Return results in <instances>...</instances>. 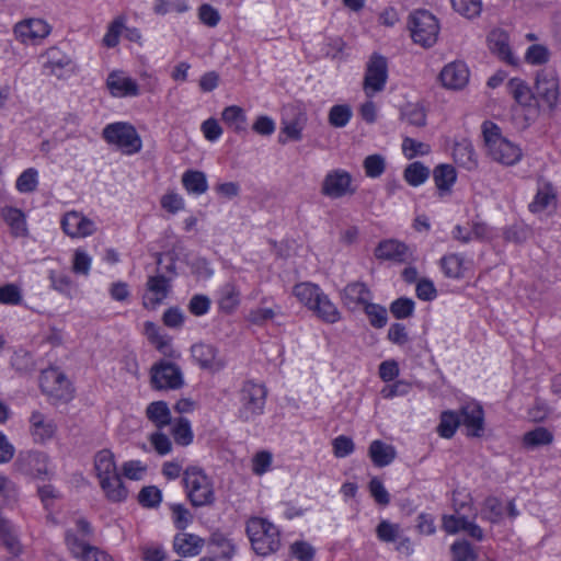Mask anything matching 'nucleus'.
I'll return each mask as SVG.
<instances>
[{
    "label": "nucleus",
    "instance_id": "obj_1",
    "mask_svg": "<svg viewBox=\"0 0 561 561\" xmlns=\"http://www.w3.org/2000/svg\"><path fill=\"white\" fill-rule=\"evenodd\" d=\"M485 413L477 400L462 403L458 410H444L439 414L436 433L440 438L451 439L460 425L466 427L468 437H481L484 432Z\"/></svg>",
    "mask_w": 561,
    "mask_h": 561
},
{
    "label": "nucleus",
    "instance_id": "obj_2",
    "mask_svg": "<svg viewBox=\"0 0 561 561\" xmlns=\"http://www.w3.org/2000/svg\"><path fill=\"white\" fill-rule=\"evenodd\" d=\"M481 135L485 153L492 161L512 167L522 160V148L504 137L501 127L496 123L489 119L484 121L481 125Z\"/></svg>",
    "mask_w": 561,
    "mask_h": 561
},
{
    "label": "nucleus",
    "instance_id": "obj_3",
    "mask_svg": "<svg viewBox=\"0 0 561 561\" xmlns=\"http://www.w3.org/2000/svg\"><path fill=\"white\" fill-rule=\"evenodd\" d=\"M268 390L264 382L255 379L244 380L238 390L237 416L242 422L255 421L265 412Z\"/></svg>",
    "mask_w": 561,
    "mask_h": 561
},
{
    "label": "nucleus",
    "instance_id": "obj_4",
    "mask_svg": "<svg viewBox=\"0 0 561 561\" xmlns=\"http://www.w3.org/2000/svg\"><path fill=\"white\" fill-rule=\"evenodd\" d=\"M182 484L192 506L203 507L214 504L216 500L214 481L201 467H186L183 471Z\"/></svg>",
    "mask_w": 561,
    "mask_h": 561
},
{
    "label": "nucleus",
    "instance_id": "obj_5",
    "mask_svg": "<svg viewBox=\"0 0 561 561\" xmlns=\"http://www.w3.org/2000/svg\"><path fill=\"white\" fill-rule=\"evenodd\" d=\"M245 530L252 549L256 554L266 557L279 549V529L267 519L251 517L247 522Z\"/></svg>",
    "mask_w": 561,
    "mask_h": 561
},
{
    "label": "nucleus",
    "instance_id": "obj_6",
    "mask_svg": "<svg viewBox=\"0 0 561 561\" xmlns=\"http://www.w3.org/2000/svg\"><path fill=\"white\" fill-rule=\"evenodd\" d=\"M103 140L115 146L126 156L138 153L142 149V140L136 127L129 122H113L102 130Z\"/></svg>",
    "mask_w": 561,
    "mask_h": 561
},
{
    "label": "nucleus",
    "instance_id": "obj_7",
    "mask_svg": "<svg viewBox=\"0 0 561 561\" xmlns=\"http://www.w3.org/2000/svg\"><path fill=\"white\" fill-rule=\"evenodd\" d=\"M39 388L53 404L67 403L73 399L75 389L58 367L51 366L41 371Z\"/></svg>",
    "mask_w": 561,
    "mask_h": 561
},
{
    "label": "nucleus",
    "instance_id": "obj_8",
    "mask_svg": "<svg viewBox=\"0 0 561 561\" xmlns=\"http://www.w3.org/2000/svg\"><path fill=\"white\" fill-rule=\"evenodd\" d=\"M408 27L415 44L432 47L439 34L437 18L427 10H415L409 15Z\"/></svg>",
    "mask_w": 561,
    "mask_h": 561
},
{
    "label": "nucleus",
    "instance_id": "obj_9",
    "mask_svg": "<svg viewBox=\"0 0 561 561\" xmlns=\"http://www.w3.org/2000/svg\"><path fill=\"white\" fill-rule=\"evenodd\" d=\"M388 60L375 51L369 56L366 64L363 80V90L367 96H374L376 93L385 90L388 81Z\"/></svg>",
    "mask_w": 561,
    "mask_h": 561
},
{
    "label": "nucleus",
    "instance_id": "obj_10",
    "mask_svg": "<svg viewBox=\"0 0 561 561\" xmlns=\"http://www.w3.org/2000/svg\"><path fill=\"white\" fill-rule=\"evenodd\" d=\"M49 465V456L41 450L23 451L19 455L15 462L18 470L22 474L41 481L50 480L54 476Z\"/></svg>",
    "mask_w": 561,
    "mask_h": 561
},
{
    "label": "nucleus",
    "instance_id": "obj_11",
    "mask_svg": "<svg viewBox=\"0 0 561 561\" xmlns=\"http://www.w3.org/2000/svg\"><path fill=\"white\" fill-rule=\"evenodd\" d=\"M150 385L154 390H178L184 385L183 373L175 363L161 359L150 369Z\"/></svg>",
    "mask_w": 561,
    "mask_h": 561
},
{
    "label": "nucleus",
    "instance_id": "obj_12",
    "mask_svg": "<svg viewBox=\"0 0 561 561\" xmlns=\"http://www.w3.org/2000/svg\"><path fill=\"white\" fill-rule=\"evenodd\" d=\"M51 33V25L41 18H26L13 26L14 38L25 45H39Z\"/></svg>",
    "mask_w": 561,
    "mask_h": 561
},
{
    "label": "nucleus",
    "instance_id": "obj_13",
    "mask_svg": "<svg viewBox=\"0 0 561 561\" xmlns=\"http://www.w3.org/2000/svg\"><path fill=\"white\" fill-rule=\"evenodd\" d=\"M355 192L352 174L344 169L329 171L321 184V194L330 199H339Z\"/></svg>",
    "mask_w": 561,
    "mask_h": 561
},
{
    "label": "nucleus",
    "instance_id": "obj_14",
    "mask_svg": "<svg viewBox=\"0 0 561 561\" xmlns=\"http://www.w3.org/2000/svg\"><path fill=\"white\" fill-rule=\"evenodd\" d=\"M65 543L70 554L80 561H114L107 551L85 542L71 529L65 534Z\"/></svg>",
    "mask_w": 561,
    "mask_h": 561
},
{
    "label": "nucleus",
    "instance_id": "obj_15",
    "mask_svg": "<svg viewBox=\"0 0 561 561\" xmlns=\"http://www.w3.org/2000/svg\"><path fill=\"white\" fill-rule=\"evenodd\" d=\"M60 229L71 239H84L96 231L95 222L78 210H68L60 218Z\"/></svg>",
    "mask_w": 561,
    "mask_h": 561
},
{
    "label": "nucleus",
    "instance_id": "obj_16",
    "mask_svg": "<svg viewBox=\"0 0 561 561\" xmlns=\"http://www.w3.org/2000/svg\"><path fill=\"white\" fill-rule=\"evenodd\" d=\"M170 291L171 283L167 276L162 274L149 276L142 294V307L150 311L158 309L168 298Z\"/></svg>",
    "mask_w": 561,
    "mask_h": 561
},
{
    "label": "nucleus",
    "instance_id": "obj_17",
    "mask_svg": "<svg viewBox=\"0 0 561 561\" xmlns=\"http://www.w3.org/2000/svg\"><path fill=\"white\" fill-rule=\"evenodd\" d=\"M536 95L539 100L547 105L550 110H553L559 101V79L556 70L542 69L537 72L535 82Z\"/></svg>",
    "mask_w": 561,
    "mask_h": 561
},
{
    "label": "nucleus",
    "instance_id": "obj_18",
    "mask_svg": "<svg viewBox=\"0 0 561 561\" xmlns=\"http://www.w3.org/2000/svg\"><path fill=\"white\" fill-rule=\"evenodd\" d=\"M105 87L111 96L115 99L137 98L141 94L140 85L135 79L121 69L108 72Z\"/></svg>",
    "mask_w": 561,
    "mask_h": 561
},
{
    "label": "nucleus",
    "instance_id": "obj_19",
    "mask_svg": "<svg viewBox=\"0 0 561 561\" xmlns=\"http://www.w3.org/2000/svg\"><path fill=\"white\" fill-rule=\"evenodd\" d=\"M343 306L350 311H357L364 308L374 298L368 285L360 280L347 283L340 293Z\"/></svg>",
    "mask_w": 561,
    "mask_h": 561
},
{
    "label": "nucleus",
    "instance_id": "obj_20",
    "mask_svg": "<svg viewBox=\"0 0 561 561\" xmlns=\"http://www.w3.org/2000/svg\"><path fill=\"white\" fill-rule=\"evenodd\" d=\"M490 51L501 61L510 66H518V58L513 54L510 44V34L503 28H493L486 36Z\"/></svg>",
    "mask_w": 561,
    "mask_h": 561
},
{
    "label": "nucleus",
    "instance_id": "obj_21",
    "mask_svg": "<svg viewBox=\"0 0 561 561\" xmlns=\"http://www.w3.org/2000/svg\"><path fill=\"white\" fill-rule=\"evenodd\" d=\"M44 72L58 79H64L71 72V58L60 48L53 46L46 49L42 56Z\"/></svg>",
    "mask_w": 561,
    "mask_h": 561
},
{
    "label": "nucleus",
    "instance_id": "obj_22",
    "mask_svg": "<svg viewBox=\"0 0 561 561\" xmlns=\"http://www.w3.org/2000/svg\"><path fill=\"white\" fill-rule=\"evenodd\" d=\"M28 431L36 444H45L51 440L58 430L57 423L48 419L41 411H33L28 417Z\"/></svg>",
    "mask_w": 561,
    "mask_h": 561
},
{
    "label": "nucleus",
    "instance_id": "obj_23",
    "mask_svg": "<svg viewBox=\"0 0 561 561\" xmlns=\"http://www.w3.org/2000/svg\"><path fill=\"white\" fill-rule=\"evenodd\" d=\"M438 266L446 278L459 280L466 277L472 261L463 253L450 252L439 259Z\"/></svg>",
    "mask_w": 561,
    "mask_h": 561
},
{
    "label": "nucleus",
    "instance_id": "obj_24",
    "mask_svg": "<svg viewBox=\"0 0 561 561\" xmlns=\"http://www.w3.org/2000/svg\"><path fill=\"white\" fill-rule=\"evenodd\" d=\"M191 354L202 369L217 373L226 366L225 360L218 356V350L210 344L196 343L192 345Z\"/></svg>",
    "mask_w": 561,
    "mask_h": 561
},
{
    "label": "nucleus",
    "instance_id": "obj_25",
    "mask_svg": "<svg viewBox=\"0 0 561 561\" xmlns=\"http://www.w3.org/2000/svg\"><path fill=\"white\" fill-rule=\"evenodd\" d=\"M374 255L379 261H389L397 264L405 263L410 256L409 247L397 239H383L374 250Z\"/></svg>",
    "mask_w": 561,
    "mask_h": 561
},
{
    "label": "nucleus",
    "instance_id": "obj_26",
    "mask_svg": "<svg viewBox=\"0 0 561 561\" xmlns=\"http://www.w3.org/2000/svg\"><path fill=\"white\" fill-rule=\"evenodd\" d=\"M218 311L230 316L237 311L241 304V291L234 282H227L215 291Z\"/></svg>",
    "mask_w": 561,
    "mask_h": 561
},
{
    "label": "nucleus",
    "instance_id": "obj_27",
    "mask_svg": "<svg viewBox=\"0 0 561 561\" xmlns=\"http://www.w3.org/2000/svg\"><path fill=\"white\" fill-rule=\"evenodd\" d=\"M0 218L8 226L10 234L15 238H26L30 234L27 216L18 207L5 205L0 208Z\"/></svg>",
    "mask_w": 561,
    "mask_h": 561
},
{
    "label": "nucleus",
    "instance_id": "obj_28",
    "mask_svg": "<svg viewBox=\"0 0 561 561\" xmlns=\"http://www.w3.org/2000/svg\"><path fill=\"white\" fill-rule=\"evenodd\" d=\"M469 76V69L463 61H454L443 68L439 79L444 87L460 90L467 85Z\"/></svg>",
    "mask_w": 561,
    "mask_h": 561
},
{
    "label": "nucleus",
    "instance_id": "obj_29",
    "mask_svg": "<svg viewBox=\"0 0 561 561\" xmlns=\"http://www.w3.org/2000/svg\"><path fill=\"white\" fill-rule=\"evenodd\" d=\"M205 540L192 533L179 531L173 537V551L182 558H193L198 556L204 548Z\"/></svg>",
    "mask_w": 561,
    "mask_h": 561
},
{
    "label": "nucleus",
    "instance_id": "obj_30",
    "mask_svg": "<svg viewBox=\"0 0 561 561\" xmlns=\"http://www.w3.org/2000/svg\"><path fill=\"white\" fill-rule=\"evenodd\" d=\"M457 171L453 164L439 163L433 169V181L438 197L443 198L451 194L457 182Z\"/></svg>",
    "mask_w": 561,
    "mask_h": 561
},
{
    "label": "nucleus",
    "instance_id": "obj_31",
    "mask_svg": "<svg viewBox=\"0 0 561 561\" xmlns=\"http://www.w3.org/2000/svg\"><path fill=\"white\" fill-rule=\"evenodd\" d=\"M453 159L455 163L471 172L479 167V159L472 142L469 139L456 141L453 148Z\"/></svg>",
    "mask_w": 561,
    "mask_h": 561
},
{
    "label": "nucleus",
    "instance_id": "obj_32",
    "mask_svg": "<svg viewBox=\"0 0 561 561\" xmlns=\"http://www.w3.org/2000/svg\"><path fill=\"white\" fill-rule=\"evenodd\" d=\"M105 499L111 503H123L127 500L129 491L118 473L99 481Z\"/></svg>",
    "mask_w": 561,
    "mask_h": 561
},
{
    "label": "nucleus",
    "instance_id": "obj_33",
    "mask_svg": "<svg viewBox=\"0 0 561 561\" xmlns=\"http://www.w3.org/2000/svg\"><path fill=\"white\" fill-rule=\"evenodd\" d=\"M368 457L375 467L383 468L393 462L397 450L392 445L375 439L369 444Z\"/></svg>",
    "mask_w": 561,
    "mask_h": 561
},
{
    "label": "nucleus",
    "instance_id": "obj_34",
    "mask_svg": "<svg viewBox=\"0 0 561 561\" xmlns=\"http://www.w3.org/2000/svg\"><path fill=\"white\" fill-rule=\"evenodd\" d=\"M183 188L188 195L201 196L208 191V181L205 172L195 169H187L181 176Z\"/></svg>",
    "mask_w": 561,
    "mask_h": 561
},
{
    "label": "nucleus",
    "instance_id": "obj_35",
    "mask_svg": "<svg viewBox=\"0 0 561 561\" xmlns=\"http://www.w3.org/2000/svg\"><path fill=\"white\" fill-rule=\"evenodd\" d=\"M0 542L14 557H19L23 551L15 526L2 516H0Z\"/></svg>",
    "mask_w": 561,
    "mask_h": 561
},
{
    "label": "nucleus",
    "instance_id": "obj_36",
    "mask_svg": "<svg viewBox=\"0 0 561 561\" xmlns=\"http://www.w3.org/2000/svg\"><path fill=\"white\" fill-rule=\"evenodd\" d=\"M310 311H312L322 322L329 324H334L342 319L341 311L325 293L320 296L319 300H317Z\"/></svg>",
    "mask_w": 561,
    "mask_h": 561
},
{
    "label": "nucleus",
    "instance_id": "obj_37",
    "mask_svg": "<svg viewBox=\"0 0 561 561\" xmlns=\"http://www.w3.org/2000/svg\"><path fill=\"white\" fill-rule=\"evenodd\" d=\"M146 417L157 427L163 430L171 424V411L165 401L159 400L149 403L146 408Z\"/></svg>",
    "mask_w": 561,
    "mask_h": 561
},
{
    "label": "nucleus",
    "instance_id": "obj_38",
    "mask_svg": "<svg viewBox=\"0 0 561 561\" xmlns=\"http://www.w3.org/2000/svg\"><path fill=\"white\" fill-rule=\"evenodd\" d=\"M293 294L300 304H302L307 309L311 310V308L316 305L317 300H319L320 296H322L324 291L317 284L302 282L294 286Z\"/></svg>",
    "mask_w": 561,
    "mask_h": 561
},
{
    "label": "nucleus",
    "instance_id": "obj_39",
    "mask_svg": "<svg viewBox=\"0 0 561 561\" xmlns=\"http://www.w3.org/2000/svg\"><path fill=\"white\" fill-rule=\"evenodd\" d=\"M221 119L236 134L247 130L248 117L244 110L239 105L226 106L221 112Z\"/></svg>",
    "mask_w": 561,
    "mask_h": 561
},
{
    "label": "nucleus",
    "instance_id": "obj_40",
    "mask_svg": "<svg viewBox=\"0 0 561 561\" xmlns=\"http://www.w3.org/2000/svg\"><path fill=\"white\" fill-rule=\"evenodd\" d=\"M48 280L50 283V288L57 291L58 294L62 295L66 298H73L76 291H77V285L70 277V275L58 272L55 270L48 271Z\"/></svg>",
    "mask_w": 561,
    "mask_h": 561
},
{
    "label": "nucleus",
    "instance_id": "obj_41",
    "mask_svg": "<svg viewBox=\"0 0 561 561\" xmlns=\"http://www.w3.org/2000/svg\"><path fill=\"white\" fill-rule=\"evenodd\" d=\"M94 470L99 481L117 473L115 456L110 449H102L95 454Z\"/></svg>",
    "mask_w": 561,
    "mask_h": 561
},
{
    "label": "nucleus",
    "instance_id": "obj_42",
    "mask_svg": "<svg viewBox=\"0 0 561 561\" xmlns=\"http://www.w3.org/2000/svg\"><path fill=\"white\" fill-rule=\"evenodd\" d=\"M209 543L219 550L218 560L231 561L237 553V546L233 540L220 530L211 533Z\"/></svg>",
    "mask_w": 561,
    "mask_h": 561
},
{
    "label": "nucleus",
    "instance_id": "obj_43",
    "mask_svg": "<svg viewBox=\"0 0 561 561\" xmlns=\"http://www.w3.org/2000/svg\"><path fill=\"white\" fill-rule=\"evenodd\" d=\"M553 442V434L546 427L538 426L526 432L522 437V445L526 449H534L540 446L550 445Z\"/></svg>",
    "mask_w": 561,
    "mask_h": 561
},
{
    "label": "nucleus",
    "instance_id": "obj_44",
    "mask_svg": "<svg viewBox=\"0 0 561 561\" xmlns=\"http://www.w3.org/2000/svg\"><path fill=\"white\" fill-rule=\"evenodd\" d=\"M507 90L515 102L522 106H529L534 100V93L528 84L520 78L510 79Z\"/></svg>",
    "mask_w": 561,
    "mask_h": 561
},
{
    "label": "nucleus",
    "instance_id": "obj_45",
    "mask_svg": "<svg viewBox=\"0 0 561 561\" xmlns=\"http://www.w3.org/2000/svg\"><path fill=\"white\" fill-rule=\"evenodd\" d=\"M430 169L420 161L408 164L403 171L404 181L412 187H419L430 178Z\"/></svg>",
    "mask_w": 561,
    "mask_h": 561
},
{
    "label": "nucleus",
    "instance_id": "obj_46",
    "mask_svg": "<svg viewBox=\"0 0 561 561\" xmlns=\"http://www.w3.org/2000/svg\"><path fill=\"white\" fill-rule=\"evenodd\" d=\"M126 28V16H116L106 28V32L102 38V45L106 48H115L119 44L121 36L124 34Z\"/></svg>",
    "mask_w": 561,
    "mask_h": 561
},
{
    "label": "nucleus",
    "instance_id": "obj_47",
    "mask_svg": "<svg viewBox=\"0 0 561 561\" xmlns=\"http://www.w3.org/2000/svg\"><path fill=\"white\" fill-rule=\"evenodd\" d=\"M556 199L557 195L552 184L546 183L537 191L533 202L529 204V210L534 214L541 213L547 209L550 204L554 203Z\"/></svg>",
    "mask_w": 561,
    "mask_h": 561
},
{
    "label": "nucleus",
    "instance_id": "obj_48",
    "mask_svg": "<svg viewBox=\"0 0 561 561\" xmlns=\"http://www.w3.org/2000/svg\"><path fill=\"white\" fill-rule=\"evenodd\" d=\"M145 334L149 342L162 354L168 355L171 348V341L168 336L161 334L160 328L151 321L144 323Z\"/></svg>",
    "mask_w": 561,
    "mask_h": 561
},
{
    "label": "nucleus",
    "instance_id": "obj_49",
    "mask_svg": "<svg viewBox=\"0 0 561 561\" xmlns=\"http://www.w3.org/2000/svg\"><path fill=\"white\" fill-rule=\"evenodd\" d=\"M39 184V173L37 169L31 167L25 169L15 180V190L20 194H31L35 192Z\"/></svg>",
    "mask_w": 561,
    "mask_h": 561
},
{
    "label": "nucleus",
    "instance_id": "obj_50",
    "mask_svg": "<svg viewBox=\"0 0 561 561\" xmlns=\"http://www.w3.org/2000/svg\"><path fill=\"white\" fill-rule=\"evenodd\" d=\"M171 434L175 444L180 446H188L194 439L191 422L186 417L175 420L171 428Z\"/></svg>",
    "mask_w": 561,
    "mask_h": 561
},
{
    "label": "nucleus",
    "instance_id": "obj_51",
    "mask_svg": "<svg viewBox=\"0 0 561 561\" xmlns=\"http://www.w3.org/2000/svg\"><path fill=\"white\" fill-rule=\"evenodd\" d=\"M173 526L179 531L185 529L193 523L194 516L191 511L182 503H173L170 505Z\"/></svg>",
    "mask_w": 561,
    "mask_h": 561
},
{
    "label": "nucleus",
    "instance_id": "obj_52",
    "mask_svg": "<svg viewBox=\"0 0 561 561\" xmlns=\"http://www.w3.org/2000/svg\"><path fill=\"white\" fill-rule=\"evenodd\" d=\"M504 514L503 503L496 496H488L482 506V518L492 524L499 523Z\"/></svg>",
    "mask_w": 561,
    "mask_h": 561
},
{
    "label": "nucleus",
    "instance_id": "obj_53",
    "mask_svg": "<svg viewBox=\"0 0 561 561\" xmlns=\"http://www.w3.org/2000/svg\"><path fill=\"white\" fill-rule=\"evenodd\" d=\"M368 318L369 324L375 329H382L388 322L387 309L373 300L362 308Z\"/></svg>",
    "mask_w": 561,
    "mask_h": 561
},
{
    "label": "nucleus",
    "instance_id": "obj_54",
    "mask_svg": "<svg viewBox=\"0 0 561 561\" xmlns=\"http://www.w3.org/2000/svg\"><path fill=\"white\" fill-rule=\"evenodd\" d=\"M353 117V112L347 104L333 105L328 115L329 124L335 128L345 127Z\"/></svg>",
    "mask_w": 561,
    "mask_h": 561
},
{
    "label": "nucleus",
    "instance_id": "obj_55",
    "mask_svg": "<svg viewBox=\"0 0 561 561\" xmlns=\"http://www.w3.org/2000/svg\"><path fill=\"white\" fill-rule=\"evenodd\" d=\"M450 554L453 561H477L478 559V553L473 546L465 539L456 540L450 546Z\"/></svg>",
    "mask_w": 561,
    "mask_h": 561
},
{
    "label": "nucleus",
    "instance_id": "obj_56",
    "mask_svg": "<svg viewBox=\"0 0 561 561\" xmlns=\"http://www.w3.org/2000/svg\"><path fill=\"white\" fill-rule=\"evenodd\" d=\"M389 310L397 320L408 319L415 311V302L409 297H400L390 304Z\"/></svg>",
    "mask_w": 561,
    "mask_h": 561
},
{
    "label": "nucleus",
    "instance_id": "obj_57",
    "mask_svg": "<svg viewBox=\"0 0 561 561\" xmlns=\"http://www.w3.org/2000/svg\"><path fill=\"white\" fill-rule=\"evenodd\" d=\"M162 502V492L156 485L144 486L138 493V503L146 508H157Z\"/></svg>",
    "mask_w": 561,
    "mask_h": 561
},
{
    "label": "nucleus",
    "instance_id": "obj_58",
    "mask_svg": "<svg viewBox=\"0 0 561 561\" xmlns=\"http://www.w3.org/2000/svg\"><path fill=\"white\" fill-rule=\"evenodd\" d=\"M402 152L407 159L412 160L416 157L427 156L431 152V147L414 138L405 137L402 141Z\"/></svg>",
    "mask_w": 561,
    "mask_h": 561
},
{
    "label": "nucleus",
    "instance_id": "obj_59",
    "mask_svg": "<svg viewBox=\"0 0 561 561\" xmlns=\"http://www.w3.org/2000/svg\"><path fill=\"white\" fill-rule=\"evenodd\" d=\"M368 491L375 503L380 506H388L391 501L390 493L378 477H373L368 482Z\"/></svg>",
    "mask_w": 561,
    "mask_h": 561
},
{
    "label": "nucleus",
    "instance_id": "obj_60",
    "mask_svg": "<svg viewBox=\"0 0 561 561\" xmlns=\"http://www.w3.org/2000/svg\"><path fill=\"white\" fill-rule=\"evenodd\" d=\"M190 9L186 0H156L153 12L158 15L168 13H184Z\"/></svg>",
    "mask_w": 561,
    "mask_h": 561
},
{
    "label": "nucleus",
    "instance_id": "obj_61",
    "mask_svg": "<svg viewBox=\"0 0 561 561\" xmlns=\"http://www.w3.org/2000/svg\"><path fill=\"white\" fill-rule=\"evenodd\" d=\"M363 168L367 178L377 179L386 170V160L381 154H369L364 159Z\"/></svg>",
    "mask_w": 561,
    "mask_h": 561
},
{
    "label": "nucleus",
    "instance_id": "obj_62",
    "mask_svg": "<svg viewBox=\"0 0 561 561\" xmlns=\"http://www.w3.org/2000/svg\"><path fill=\"white\" fill-rule=\"evenodd\" d=\"M402 116L410 125L423 127L426 124V112L419 103H409L402 111Z\"/></svg>",
    "mask_w": 561,
    "mask_h": 561
},
{
    "label": "nucleus",
    "instance_id": "obj_63",
    "mask_svg": "<svg viewBox=\"0 0 561 561\" xmlns=\"http://www.w3.org/2000/svg\"><path fill=\"white\" fill-rule=\"evenodd\" d=\"M23 302L21 288L13 283L0 286V304L5 306H20Z\"/></svg>",
    "mask_w": 561,
    "mask_h": 561
},
{
    "label": "nucleus",
    "instance_id": "obj_64",
    "mask_svg": "<svg viewBox=\"0 0 561 561\" xmlns=\"http://www.w3.org/2000/svg\"><path fill=\"white\" fill-rule=\"evenodd\" d=\"M550 51L541 44L530 45L525 53V61L531 66H541L549 61Z\"/></svg>",
    "mask_w": 561,
    "mask_h": 561
}]
</instances>
